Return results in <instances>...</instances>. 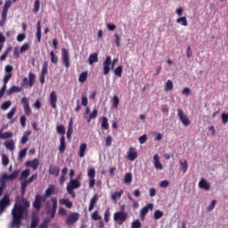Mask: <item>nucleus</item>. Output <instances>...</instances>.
I'll use <instances>...</instances> for the list:
<instances>
[{
	"label": "nucleus",
	"mask_w": 228,
	"mask_h": 228,
	"mask_svg": "<svg viewBox=\"0 0 228 228\" xmlns=\"http://www.w3.org/2000/svg\"><path fill=\"white\" fill-rule=\"evenodd\" d=\"M31 203L28 199L22 197L20 200L16 201L12 209V219L11 221V228H20L22 220L28 218L29 215V208Z\"/></svg>",
	"instance_id": "1"
},
{
	"label": "nucleus",
	"mask_w": 228,
	"mask_h": 228,
	"mask_svg": "<svg viewBox=\"0 0 228 228\" xmlns=\"http://www.w3.org/2000/svg\"><path fill=\"white\" fill-rule=\"evenodd\" d=\"M19 174H20L19 170H15L11 175L4 174L0 177V183L2 184L0 186V197L3 196V191H4V186L6 184V181H15V179H17V177H19Z\"/></svg>",
	"instance_id": "2"
},
{
	"label": "nucleus",
	"mask_w": 228,
	"mask_h": 228,
	"mask_svg": "<svg viewBox=\"0 0 228 228\" xmlns=\"http://www.w3.org/2000/svg\"><path fill=\"white\" fill-rule=\"evenodd\" d=\"M37 79V76L33 72L28 73V78L24 77L21 83V86L24 88H33V86L35 85V80Z\"/></svg>",
	"instance_id": "3"
},
{
	"label": "nucleus",
	"mask_w": 228,
	"mask_h": 228,
	"mask_svg": "<svg viewBox=\"0 0 228 228\" xmlns=\"http://www.w3.org/2000/svg\"><path fill=\"white\" fill-rule=\"evenodd\" d=\"M127 220V213L124 211L116 212L114 214V221L118 222V225H122Z\"/></svg>",
	"instance_id": "4"
},
{
	"label": "nucleus",
	"mask_w": 228,
	"mask_h": 228,
	"mask_svg": "<svg viewBox=\"0 0 228 228\" xmlns=\"http://www.w3.org/2000/svg\"><path fill=\"white\" fill-rule=\"evenodd\" d=\"M10 196L8 194L4 195V197L0 200V216L6 211V207L10 206Z\"/></svg>",
	"instance_id": "5"
},
{
	"label": "nucleus",
	"mask_w": 228,
	"mask_h": 228,
	"mask_svg": "<svg viewBox=\"0 0 228 228\" xmlns=\"http://www.w3.org/2000/svg\"><path fill=\"white\" fill-rule=\"evenodd\" d=\"M42 202H45V200H44V197L40 194H37L35 196V200L32 203V207L36 211H40L42 209Z\"/></svg>",
	"instance_id": "6"
},
{
	"label": "nucleus",
	"mask_w": 228,
	"mask_h": 228,
	"mask_svg": "<svg viewBox=\"0 0 228 228\" xmlns=\"http://www.w3.org/2000/svg\"><path fill=\"white\" fill-rule=\"evenodd\" d=\"M51 200L53 207L52 208H49L46 213L47 215H50L51 218H54V216H56V210L58 209V199L52 197Z\"/></svg>",
	"instance_id": "7"
},
{
	"label": "nucleus",
	"mask_w": 228,
	"mask_h": 228,
	"mask_svg": "<svg viewBox=\"0 0 228 228\" xmlns=\"http://www.w3.org/2000/svg\"><path fill=\"white\" fill-rule=\"evenodd\" d=\"M177 115L183 126H185V127H188V126H190L191 124V121H190V118H188V116L185 115L184 111H183L182 109H178Z\"/></svg>",
	"instance_id": "8"
},
{
	"label": "nucleus",
	"mask_w": 228,
	"mask_h": 228,
	"mask_svg": "<svg viewBox=\"0 0 228 228\" xmlns=\"http://www.w3.org/2000/svg\"><path fill=\"white\" fill-rule=\"evenodd\" d=\"M21 104L23 106L25 115L27 117H29L32 113L31 107L29 106V99L27 97H23L21 99Z\"/></svg>",
	"instance_id": "9"
},
{
	"label": "nucleus",
	"mask_w": 228,
	"mask_h": 228,
	"mask_svg": "<svg viewBox=\"0 0 228 228\" xmlns=\"http://www.w3.org/2000/svg\"><path fill=\"white\" fill-rule=\"evenodd\" d=\"M79 220L78 213H71L66 219L67 225H74Z\"/></svg>",
	"instance_id": "10"
},
{
	"label": "nucleus",
	"mask_w": 228,
	"mask_h": 228,
	"mask_svg": "<svg viewBox=\"0 0 228 228\" xmlns=\"http://www.w3.org/2000/svg\"><path fill=\"white\" fill-rule=\"evenodd\" d=\"M149 209L152 211V209H154V204L149 203L141 209V213H140L141 220H145V216H147V213H149Z\"/></svg>",
	"instance_id": "11"
},
{
	"label": "nucleus",
	"mask_w": 228,
	"mask_h": 228,
	"mask_svg": "<svg viewBox=\"0 0 228 228\" xmlns=\"http://www.w3.org/2000/svg\"><path fill=\"white\" fill-rule=\"evenodd\" d=\"M111 67V56H107L105 61H103V74L104 76H108L110 74V70Z\"/></svg>",
	"instance_id": "12"
},
{
	"label": "nucleus",
	"mask_w": 228,
	"mask_h": 228,
	"mask_svg": "<svg viewBox=\"0 0 228 228\" xmlns=\"http://www.w3.org/2000/svg\"><path fill=\"white\" fill-rule=\"evenodd\" d=\"M80 187H81V182H79V180L71 179L67 185V190H69L71 191V190H77V188H80Z\"/></svg>",
	"instance_id": "13"
},
{
	"label": "nucleus",
	"mask_w": 228,
	"mask_h": 228,
	"mask_svg": "<svg viewBox=\"0 0 228 228\" xmlns=\"http://www.w3.org/2000/svg\"><path fill=\"white\" fill-rule=\"evenodd\" d=\"M56 102H58V94H56V91H53L50 94V106H52L53 110H56V108H58Z\"/></svg>",
	"instance_id": "14"
},
{
	"label": "nucleus",
	"mask_w": 228,
	"mask_h": 228,
	"mask_svg": "<svg viewBox=\"0 0 228 228\" xmlns=\"http://www.w3.org/2000/svg\"><path fill=\"white\" fill-rule=\"evenodd\" d=\"M62 61L66 67V69H69L70 67V59L69 57V51L67 49H62Z\"/></svg>",
	"instance_id": "15"
},
{
	"label": "nucleus",
	"mask_w": 228,
	"mask_h": 228,
	"mask_svg": "<svg viewBox=\"0 0 228 228\" xmlns=\"http://www.w3.org/2000/svg\"><path fill=\"white\" fill-rule=\"evenodd\" d=\"M138 158V152L136 151V148L131 147L127 152V159L129 161H134Z\"/></svg>",
	"instance_id": "16"
},
{
	"label": "nucleus",
	"mask_w": 228,
	"mask_h": 228,
	"mask_svg": "<svg viewBox=\"0 0 228 228\" xmlns=\"http://www.w3.org/2000/svg\"><path fill=\"white\" fill-rule=\"evenodd\" d=\"M39 222H40V216H38V214H37V213L32 214L30 228L38 227Z\"/></svg>",
	"instance_id": "17"
},
{
	"label": "nucleus",
	"mask_w": 228,
	"mask_h": 228,
	"mask_svg": "<svg viewBox=\"0 0 228 228\" xmlns=\"http://www.w3.org/2000/svg\"><path fill=\"white\" fill-rule=\"evenodd\" d=\"M55 186L54 185H49V187L45 190V192L43 196V200H46V199H49V197H51V195H54V190H55Z\"/></svg>",
	"instance_id": "18"
},
{
	"label": "nucleus",
	"mask_w": 228,
	"mask_h": 228,
	"mask_svg": "<svg viewBox=\"0 0 228 228\" xmlns=\"http://www.w3.org/2000/svg\"><path fill=\"white\" fill-rule=\"evenodd\" d=\"M199 188H200L201 190H205V191H209V190L211 189V185L209 184V183H208V181H206V179L201 178L199 183Z\"/></svg>",
	"instance_id": "19"
},
{
	"label": "nucleus",
	"mask_w": 228,
	"mask_h": 228,
	"mask_svg": "<svg viewBox=\"0 0 228 228\" xmlns=\"http://www.w3.org/2000/svg\"><path fill=\"white\" fill-rule=\"evenodd\" d=\"M153 161H154V167L156 170H163V165L161 164V161L159 160V155L155 154L153 156Z\"/></svg>",
	"instance_id": "20"
},
{
	"label": "nucleus",
	"mask_w": 228,
	"mask_h": 228,
	"mask_svg": "<svg viewBox=\"0 0 228 228\" xmlns=\"http://www.w3.org/2000/svg\"><path fill=\"white\" fill-rule=\"evenodd\" d=\"M65 149H67V144L65 143V135H61L60 138V146H59V151L61 154H63V152H65Z\"/></svg>",
	"instance_id": "21"
},
{
	"label": "nucleus",
	"mask_w": 228,
	"mask_h": 228,
	"mask_svg": "<svg viewBox=\"0 0 228 228\" xmlns=\"http://www.w3.org/2000/svg\"><path fill=\"white\" fill-rule=\"evenodd\" d=\"M38 165H40V162L38 161V159H35L33 160L26 162V166L27 167H31L33 168V170H37V168H38Z\"/></svg>",
	"instance_id": "22"
},
{
	"label": "nucleus",
	"mask_w": 228,
	"mask_h": 228,
	"mask_svg": "<svg viewBox=\"0 0 228 228\" xmlns=\"http://www.w3.org/2000/svg\"><path fill=\"white\" fill-rule=\"evenodd\" d=\"M98 200H99V196L97 194L93 196V198L90 200L88 211H93L94 210V208H95V204H97Z\"/></svg>",
	"instance_id": "23"
},
{
	"label": "nucleus",
	"mask_w": 228,
	"mask_h": 228,
	"mask_svg": "<svg viewBox=\"0 0 228 228\" xmlns=\"http://www.w3.org/2000/svg\"><path fill=\"white\" fill-rule=\"evenodd\" d=\"M99 54L97 53H94L93 54L89 55V65H94V63H97V61H99Z\"/></svg>",
	"instance_id": "24"
},
{
	"label": "nucleus",
	"mask_w": 228,
	"mask_h": 228,
	"mask_svg": "<svg viewBox=\"0 0 228 228\" xmlns=\"http://www.w3.org/2000/svg\"><path fill=\"white\" fill-rule=\"evenodd\" d=\"M73 124H74V120L71 118L70 120H69V126H68V131H67V138H68V140L69 138H71L72 133H74L73 126H72Z\"/></svg>",
	"instance_id": "25"
},
{
	"label": "nucleus",
	"mask_w": 228,
	"mask_h": 228,
	"mask_svg": "<svg viewBox=\"0 0 228 228\" xmlns=\"http://www.w3.org/2000/svg\"><path fill=\"white\" fill-rule=\"evenodd\" d=\"M98 113H99V110H97V109H94L93 112L89 115V117H86V119L87 120V124H90V122H92V119L97 118Z\"/></svg>",
	"instance_id": "26"
},
{
	"label": "nucleus",
	"mask_w": 228,
	"mask_h": 228,
	"mask_svg": "<svg viewBox=\"0 0 228 228\" xmlns=\"http://www.w3.org/2000/svg\"><path fill=\"white\" fill-rule=\"evenodd\" d=\"M22 92V87L21 86H12L8 91H7V95H12V94Z\"/></svg>",
	"instance_id": "27"
},
{
	"label": "nucleus",
	"mask_w": 228,
	"mask_h": 228,
	"mask_svg": "<svg viewBox=\"0 0 228 228\" xmlns=\"http://www.w3.org/2000/svg\"><path fill=\"white\" fill-rule=\"evenodd\" d=\"M49 174L51 175H55V177H58V175H60V168L55 167L54 166H50Z\"/></svg>",
	"instance_id": "28"
},
{
	"label": "nucleus",
	"mask_w": 228,
	"mask_h": 228,
	"mask_svg": "<svg viewBox=\"0 0 228 228\" xmlns=\"http://www.w3.org/2000/svg\"><path fill=\"white\" fill-rule=\"evenodd\" d=\"M31 134V131H26L24 132L22 137H21V141L20 143L22 145L28 143V140H29V135Z\"/></svg>",
	"instance_id": "29"
},
{
	"label": "nucleus",
	"mask_w": 228,
	"mask_h": 228,
	"mask_svg": "<svg viewBox=\"0 0 228 228\" xmlns=\"http://www.w3.org/2000/svg\"><path fill=\"white\" fill-rule=\"evenodd\" d=\"M86 147L87 145L85 142L80 144L79 152H78L79 158H85V153L86 152Z\"/></svg>",
	"instance_id": "30"
},
{
	"label": "nucleus",
	"mask_w": 228,
	"mask_h": 228,
	"mask_svg": "<svg viewBox=\"0 0 228 228\" xmlns=\"http://www.w3.org/2000/svg\"><path fill=\"white\" fill-rule=\"evenodd\" d=\"M4 147H6L8 151H13L15 149V142H13V139L6 141L4 142Z\"/></svg>",
	"instance_id": "31"
},
{
	"label": "nucleus",
	"mask_w": 228,
	"mask_h": 228,
	"mask_svg": "<svg viewBox=\"0 0 228 228\" xmlns=\"http://www.w3.org/2000/svg\"><path fill=\"white\" fill-rule=\"evenodd\" d=\"M36 37L37 38V42L40 43L42 40V27L40 26V21H37Z\"/></svg>",
	"instance_id": "32"
},
{
	"label": "nucleus",
	"mask_w": 228,
	"mask_h": 228,
	"mask_svg": "<svg viewBox=\"0 0 228 228\" xmlns=\"http://www.w3.org/2000/svg\"><path fill=\"white\" fill-rule=\"evenodd\" d=\"M28 184H30L28 180H25L21 182L20 189H21V197L26 195V188H28Z\"/></svg>",
	"instance_id": "33"
},
{
	"label": "nucleus",
	"mask_w": 228,
	"mask_h": 228,
	"mask_svg": "<svg viewBox=\"0 0 228 228\" xmlns=\"http://www.w3.org/2000/svg\"><path fill=\"white\" fill-rule=\"evenodd\" d=\"M124 195V190H120L119 191H116L111 195V199L114 202H117V199H120Z\"/></svg>",
	"instance_id": "34"
},
{
	"label": "nucleus",
	"mask_w": 228,
	"mask_h": 228,
	"mask_svg": "<svg viewBox=\"0 0 228 228\" xmlns=\"http://www.w3.org/2000/svg\"><path fill=\"white\" fill-rule=\"evenodd\" d=\"M124 183L125 184H131L133 183V174L126 173L124 177Z\"/></svg>",
	"instance_id": "35"
},
{
	"label": "nucleus",
	"mask_w": 228,
	"mask_h": 228,
	"mask_svg": "<svg viewBox=\"0 0 228 228\" xmlns=\"http://www.w3.org/2000/svg\"><path fill=\"white\" fill-rule=\"evenodd\" d=\"M102 128L105 129V131H108V129H110V124L108 123V118L106 117L102 118Z\"/></svg>",
	"instance_id": "36"
},
{
	"label": "nucleus",
	"mask_w": 228,
	"mask_h": 228,
	"mask_svg": "<svg viewBox=\"0 0 228 228\" xmlns=\"http://www.w3.org/2000/svg\"><path fill=\"white\" fill-rule=\"evenodd\" d=\"M12 136H13V133L12 132L3 133L0 131V140H6L8 138H12Z\"/></svg>",
	"instance_id": "37"
},
{
	"label": "nucleus",
	"mask_w": 228,
	"mask_h": 228,
	"mask_svg": "<svg viewBox=\"0 0 228 228\" xmlns=\"http://www.w3.org/2000/svg\"><path fill=\"white\" fill-rule=\"evenodd\" d=\"M60 204H61L62 206H66L68 209H70L72 208V202L67 199L61 200Z\"/></svg>",
	"instance_id": "38"
},
{
	"label": "nucleus",
	"mask_w": 228,
	"mask_h": 228,
	"mask_svg": "<svg viewBox=\"0 0 228 228\" xmlns=\"http://www.w3.org/2000/svg\"><path fill=\"white\" fill-rule=\"evenodd\" d=\"M86 79H88V72L83 71L78 77V81L79 83H85Z\"/></svg>",
	"instance_id": "39"
},
{
	"label": "nucleus",
	"mask_w": 228,
	"mask_h": 228,
	"mask_svg": "<svg viewBox=\"0 0 228 228\" xmlns=\"http://www.w3.org/2000/svg\"><path fill=\"white\" fill-rule=\"evenodd\" d=\"M177 24H181V26H188V20L186 19V17H180L176 20Z\"/></svg>",
	"instance_id": "40"
},
{
	"label": "nucleus",
	"mask_w": 228,
	"mask_h": 228,
	"mask_svg": "<svg viewBox=\"0 0 228 228\" xmlns=\"http://www.w3.org/2000/svg\"><path fill=\"white\" fill-rule=\"evenodd\" d=\"M10 53H12V46H9L6 51L4 53V54H2L0 56V61H4V60H6L8 54H10Z\"/></svg>",
	"instance_id": "41"
},
{
	"label": "nucleus",
	"mask_w": 228,
	"mask_h": 228,
	"mask_svg": "<svg viewBox=\"0 0 228 228\" xmlns=\"http://www.w3.org/2000/svg\"><path fill=\"white\" fill-rule=\"evenodd\" d=\"M170 90H174V82H172V80H167L166 83L165 92H170Z\"/></svg>",
	"instance_id": "42"
},
{
	"label": "nucleus",
	"mask_w": 228,
	"mask_h": 228,
	"mask_svg": "<svg viewBox=\"0 0 228 228\" xmlns=\"http://www.w3.org/2000/svg\"><path fill=\"white\" fill-rule=\"evenodd\" d=\"M122 70H124V67L119 65L115 69L114 73L116 76H118V77H122Z\"/></svg>",
	"instance_id": "43"
},
{
	"label": "nucleus",
	"mask_w": 228,
	"mask_h": 228,
	"mask_svg": "<svg viewBox=\"0 0 228 228\" xmlns=\"http://www.w3.org/2000/svg\"><path fill=\"white\" fill-rule=\"evenodd\" d=\"M180 167L183 170V173L186 174V172L188 171V161L186 160L180 161Z\"/></svg>",
	"instance_id": "44"
},
{
	"label": "nucleus",
	"mask_w": 228,
	"mask_h": 228,
	"mask_svg": "<svg viewBox=\"0 0 228 228\" xmlns=\"http://www.w3.org/2000/svg\"><path fill=\"white\" fill-rule=\"evenodd\" d=\"M9 163H10V159L8 158V155L3 154L2 155V165H4V167H8Z\"/></svg>",
	"instance_id": "45"
},
{
	"label": "nucleus",
	"mask_w": 228,
	"mask_h": 228,
	"mask_svg": "<svg viewBox=\"0 0 228 228\" xmlns=\"http://www.w3.org/2000/svg\"><path fill=\"white\" fill-rule=\"evenodd\" d=\"M16 111H17V107L12 108L11 110L7 113V118L9 120H12V118H13V115H15Z\"/></svg>",
	"instance_id": "46"
},
{
	"label": "nucleus",
	"mask_w": 228,
	"mask_h": 228,
	"mask_svg": "<svg viewBox=\"0 0 228 228\" xmlns=\"http://www.w3.org/2000/svg\"><path fill=\"white\" fill-rule=\"evenodd\" d=\"M26 154H28V148L20 151L18 155L19 159H24V158H26Z\"/></svg>",
	"instance_id": "47"
},
{
	"label": "nucleus",
	"mask_w": 228,
	"mask_h": 228,
	"mask_svg": "<svg viewBox=\"0 0 228 228\" xmlns=\"http://www.w3.org/2000/svg\"><path fill=\"white\" fill-rule=\"evenodd\" d=\"M10 106H12L11 101L4 102L1 105V110H4V111H6V110H8Z\"/></svg>",
	"instance_id": "48"
},
{
	"label": "nucleus",
	"mask_w": 228,
	"mask_h": 228,
	"mask_svg": "<svg viewBox=\"0 0 228 228\" xmlns=\"http://www.w3.org/2000/svg\"><path fill=\"white\" fill-rule=\"evenodd\" d=\"M128 200H131V202H133V208H134V209H138L140 204H138V201L134 200V199H133V197H131V194L127 195Z\"/></svg>",
	"instance_id": "49"
},
{
	"label": "nucleus",
	"mask_w": 228,
	"mask_h": 228,
	"mask_svg": "<svg viewBox=\"0 0 228 228\" xmlns=\"http://www.w3.org/2000/svg\"><path fill=\"white\" fill-rule=\"evenodd\" d=\"M39 10H40V0H36L33 12L34 13H38Z\"/></svg>",
	"instance_id": "50"
},
{
	"label": "nucleus",
	"mask_w": 228,
	"mask_h": 228,
	"mask_svg": "<svg viewBox=\"0 0 228 228\" xmlns=\"http://www.w3.org/2000/svg\"><path fill=\"white\" fill-rule=\"evenodd\" d=\"M47 67H48V64H47V61H45L43 63V66H42V71H41V76H46L47 74Z\"/></svg>",
	"instance_id": "51"
},
{
	"label": "nucleus",
	"mask_w": 228,
	"mask_h": 228,
	"mask_svg": "<svg viewBox=\"0 0 228 228\" xmlns=\"http://www.w3.org/2000/svg\"><path fill=\"white\" fill-rule=\"evenodd\" d=\"M87 175L89 179H95V169L94 168L88 169Z\"/></svg>",
	"instance_id": "52"
},
{
	"label": "nucleus",
	"mask_w": 228,
	"mask_h": 228,
	"mask_svg": "<svg viewBox=\"0 0 228 228\" xmlns=\"http://www.w3.org/2000/svg\"><path fill=\"white\" fill-rule=\"evenodd\" d=\"M162 217H163V211L156 210L154 212V218H155V220H159V218H162Z\"/></svg>",
	"instance_id": "53"
},
{
	"label": "nucleus",
	"mask_w": 228,
	"mask_h": 228,
	"mask_svg": "<svg viewBox=\"0 0 228 228\" xmlns=\"http://www.w3.org/2000/svg\"><path fill=\"white\" fill-rule=\"evenodd\" d=\"M81 99L82 106H88V97L86 96V94H82Z\"/></svg>",
	"instance_id": "54"
},
{
	"label": "nucleus",
	"mask_w": 228,
	"mask_h": 228,
	"mask_svg": "<svg viewBox=\"0 0 228 228\" xmlns=\"http://www.w3.org/2000/svg\"><path fill=\"white\" fill-rule=\"evenodd\" d=\"M57 133L63 136V134H65V126H63L62 125L57 126Z\"/></svg>",
	"instance_id": "55"
},
{
	"label": "nucleus",
	"mask_w": 228,
	"mask_h": 228,
	"mask_svg": "<svg viewBox=\"0 0 228 228\" xmlns=\"http://www.w3.org/2000/svg\"><path fill=\"white\" fill-rule=\"evenodd\" d=\"M50 57L52 63H58V57L56 56V54H54L53 51L50 53Z\"/></svg>",
	"instance_id": "56"
},
{
	"label": "nucleus",
	"mask_w": 228,
	"mask_h": 228,
	"mask_svg": "<svg viewBox=\"0 0 228 228\" xmlns=\"http://www.w3.org/2000/svg\"><path fill=\"white\" fill-rule=\"evenodd\" d=\"M114 38H115L114 42H115L117 47H120V35L115 34Z\"/></svg>",
	"instance_id": "57"
},
{
	"label": "nucleus",
	"mask_w": 228,
	"mask_h": 228,
	"mask_svg": "<svg viewBox=\"0 0 228 228\" xmlns=\"http://www.w3.org/2000/svg\"><path fill=\"white\" fill-rule=\"evenodd\" d=\"M28 177H29V171L28 169H26L21 172L20 179H26Z\"/></svg>",
	"instance_id": "58"
},
{
	"label": "nucleus",
	"mask_w": 228,
	"mask_h": 228,
	"mask_svg": "<svg viewBox=\"0 0 228 228\" xmlns=\"http://www.w3.org/2000/svg\"><path fill=\"white\" fill-rule=\"evenodd\" d=\"M119 102H120V100L118 99V96L114 95L113 96V106H114V108H118Z\"/></svg>",
	"instance_id": "59"
},
{
	"label": "nucleus",
	"mask_w": 228,
	"mask_h": 228,
	"mask_svg": "<svg viewBox=\"0 0 228 228\" xmlns=\"http://www.w3.org/2000/svg\"><path fill=\"white\" fill-rule=\"evenodd\" d=\"M215 206H216V200H213L210 205L208 207V211H213L215 209Z\"/></svg>",
	"instance_id": "60"
},
{
	"label": "nucleus",
	"mask_w": 228,
	"mask_h": 228,
	"mask_svg": "<svg viewBox=\"0 0 228 228\" xmlns=\"http://www.w3.org/2000/svg\"><path fill=\"white\" fill-rule=\"evenodd\" d=\"M142 223H140V220H135L132 223V228H141Z\"/></svg>",
	"instance_id": "61"
},
{
	"label": "nucleus",
	"mask_w": 228,
	"mask_h": 228,
	"mask_svg": "<svg viewBox=\"0 0 228 228\" xmlns=\"http://www.w3.org/2000/svg\"><path fill=\"white\" fill-rule=\"evenodd\" d=\"M29 49V44L25 43L20 49V53H25V51H28Z\"/></svg>",
	"instance_id": "62"
},
{
	"label": "nucleus",
	"mask_w": 228,
	"mask_h": 228,
	"mask_svg": "<svg viewBox=\"0 0 228 228\" xmlns=\"http://www.w3.org/2000/svg\"><path fill=\"white\" fill-rule=\"evenodd\" d=\"M222 122L223 124H227L228 122V114L227 113H223L221 115Z\"/></svg>",
	"instance_id": "63"
},
{
	"label": "nucleus",
	"mask_w": 228,
	"mask_h": 228,
	"mask_svg": "<svg viewBox=\"0 0 228 228\" xmlns=\"http://www.w3.org/2000/svg\"><path fill=\"white\" fill-rule=\"evenodd\" d=\"M145 142H147V134H143L139 138V142L143 144L145 143Z\"/></svg>",
	"instance_id": "64"
}]
</instances>
